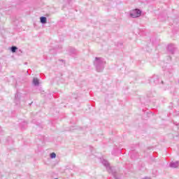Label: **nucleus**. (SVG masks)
Here are the masks:
<instances>
[{
	"instance_id": "obj_1",
	"label": "nucleus",
	"mask_w": 179,
	"mask_h": 179,
	"mask_svg": "<svg viewBox=\"0 0 179 179\" xmlns=\"http://www.w3.org/2000/svg\"><path fill=\"white\" fill-rule=\"evenodd\" d=\"M94 65L97 72H103L106 65V60L102 57H96L94 61Z\"/></svg>"
},
{
	"instance_id": "obj_2",
	"label": "nucleus",
	"mask_w": 179,
	"mask_h": 179,
	"mask_svg": "<svg viewBox=\"0 0 179 179\" xmlns=\"http://www.w3.org/2000/svg\"><path fill=\"white\" fill-rule=\"evenodd\" d=\"M102 164L106 167V170L110 174H112L113 177H115V171L113 169L111 166H110V164L108 163V161L106 159L102 160Z\"/></svg>"
},
{
	"instance_id": "obj_3",
	"label": "nucleus",
	"mask_w": 179,
	"mask_h": 179,
	"mask_svg": "<svg viewBox=\"0 0 179 179\" xmlns=\"http://www.w3.org/2000/svg\"><path fill=\"white\" fill-rule=\"evenodd\" d=\"M130 17L135 18V17H139V16H141V15H142V11H141V10L136 8L134 9L131 11H130Z\"/></svg>"
},
{
	"instance_id": "obj_4",
	"label": "nucleus",
	"mask_w": 179,
	"mask_h": 179,
	"mask_svg": "<svg viewBox=\"0 0 179 179\" xmlns=\"http://www.w3.org/2000/svg\"><path fill=\"white\" fill-rule=\"evenodd\" d=\"M151 83H155V85H159V83H164L163 80L159 78V76H153V77L150 80Z\"/></svg>"
},
{
	"instance_id": "obj_5",
	"label": "nucleus",
	"mask_w": 179,
	"mask_h": 179,
	"mask_svg": "<svg viewBox=\"0 0 179 179\" xmlns=\"http://www.w3.org/2000/svg\"><path fill=\"white\" fill-rule=\"evenodd\" d=\"M168 51L171 54H174V52L176 51V45L174 44H169L168 45Z\"/></svg>"
},
{
	"instance_id": "obj_6",
	"label": "nucleus",
	"mask_w": 179,
	"mask_h": 179,
	"mask_svg": "<svg viewBox=\"0 0 179 179\" xmlns=\"http://www.w3.org/2000/svg\"><path fill=\"white\" fill-rule=\"evenodd\" d=\"M170 167H171L172 169H177V167H178L179 166V162L177 161L176 162H171L170 164H169Z\"/></svg>"
},
{
	"instance_id": "obj_7",
	"label": "nucleus",
	"mask_w": 179,
	"mask_h": 179,
	"mask_svg": "<svg viewBox=\"0 0 179 179\" xmlns=\"http://www.w3.org/2000/svg\"><path fill=\"white\" fill-rule=\"evenodd\" d=\"M32 83L34 86H38L40 85V80L36 78H34Z\"/></svg>"
},
{
	"instance_id": "obj_8",
	"label": "nucleus",
	"mask_w": 179,
	"mask_h": 179,
	"mask_svg": "<svg viewBox=\"0 0 179 179\" xmlns=\"http://www.w3.org/2000/svg\"><path fill=\"white\" fill-rule=\"evenodd\" d=\"M40 22L42 24H45L47 23V17L42 16L40 17Z\"/></svg>"
},
{
	"instance_id": "obj_9",
	"label": "nucleus",
	"mask_w": 179,
	"mask_h": 179,
	"mask_svg": "<svg viewBox=\"0 0 179 179\" xmlns=\"http://www.w3.org/2000/svg\"><path fill=\"white\" fill-rule=\"evenodd\" d=\"M17 50V47H16V46H11L10 47L11 52H16Z\"/></svg>"
},
{
	"instance_id": "obj_10",
	"label": "nucleus",
	"mask_w": 179,
	"mask_h": 179,
	"mask_svg": "<svg viewBox=\"0 0 179 179\" xmlns=\"http://www.w3.org/2000/svg\"><path fill=\"white\" fill-rule=\"evenodd\" d=\"M55 157H57V154H55V152H52L50 154V159H55Z\"/></svg>"
},
{
	"instance_id": "obj_11",
	"label": "nucleus",
	"mask_w": 179,
	"mask_h": 179,
	"mask_svg": "<svg viewBox=\"0 0 179 179\" xmlns=\"http://www.w3.org/2000/svg\"><path fill=\"white\" fill-rule=\"evenodd\" d=\"M19 92H17V94H15V101H17L19 100Z\"/></svg>"
},
{
	"instance_id": "obj_12",
	"label": "nucleus",
	"mask_w": 179,
	"mask_h": 179,
	"mask_svg": "<svg viewBox=\"0 0 179 179\" xmlns=\"http://www.w3.org/2000/svg\"><path fill=\"white\" fill-rule=\"evenodd\" d=\"M173 124H175V125H179V122H177L173 121Z\"/></svg>"
}]
</instances>
